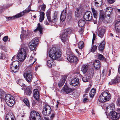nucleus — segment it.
Returning <instances> with one entry per match:
<instances>
[{
    "label": "nucleus",
    "mask_w": 120,
    "mask_h": 120,
    "mask_svg": "<svg viewBox=\"0 0 120 120\" xmlns=\"http://www.w3.org/2000/svg\"><path fill=\"white\" fill-rule=\"evenodd\" d=\"M84 42L82 41H80L78 44V46L80 49H82L84 47Z\"/></svg>",
    "instance_id": "ea45409f"
},
{
    "label": "nucleus",
    "mask_w": 120,
    "mask_h": 120,
    "mask_svg": "<svg viewBox=\"0 0 120 120\" xmlns=\"http://www.w3.org/2000/svg\"><path fill=\"white\" fill-rule=\"evenodd\" d=\"M54 116H55V114L54 113L52 114L51 115V116H50L51 118V119H53L54 117Z\"/></svg>",
    "instance_id": "680f3d73"
},
{
    "label": "nucleus",
    "mask_w": 120,
    "mask_h": 120,
    "mask_svg": "<svg viewBox=\"0 0 120 120\" xmlns=\"http://www.w3.org/2000/svg\"><path fill=\"white\" fill-rule=\"evenodd\" d=\"M14 116L12 113H9L7 114L6 117V120H15Z\"/></svg>",
    "instance_id": "b1692460"
},
{
    "label": "nucleus",
    "mask_w": 120,
    "mask_h": 120,
    "mask_svg": "<svg viewBox=\"0 0 120 120\" xmlns=\"http://www.w3.org/2000/svg\"><path fill=\"white\" fill-rule=\"evenodd\" d=\"M111 95L108 90L102 92L99 96L98 101L101 103L109 101L111 98Z\"/></svg>",
    "instance_id": "f03ea898"
},
{
    "label": "nucleus",
    "mask_w": 120,
    "mask_h": 120,
    "mask_svg": "<svg viewBox=\"0 0 120 120\" xmlns=\"http://www.w3.org/2000/svg\"><path fill=\"white\" fill-rule=\"evenodd\" d=\"M105 18L106 19H107V18H106V17H105L104 14H102L101 13L100 15V20H103Z\"/></svg>",
    "instance_id": "a19ab883"
},
{
    "label": "nucleus",
    "mask_w": 120,
    "mask_h": 120,
    "mask_svg": "<svg viewBox=\"0 0 120 120\" xmlns=\"http://www.w3.org/2000/svg\"><path fill=\"white\" fill-rule=\"evenodd\" d=\"M25 92L26 95H30L32 93L31 88L29 87H27L25 90Z\"/></svg>",
    "instance_id": "7c9ffc66"
},
{
    "label": "nucleus",
    "mask_w": 120,
    "mask_h": 120,
    "mask_svg": "<svg viewBox=\"0 0 120 120\" xmlns=\"http://www.w3.org/2000/svg\"><path fill=\"white\" fill-rule=\"evenodd\" d=\"M92 14L89 11L86 12L84 14L83 18L86 21H90L92 19Z\"/></svg>",
    "instance_id": "9b49d317"
},
{
    "label": "nucleus",
    "mask_w": 120,
    "mask_h": 120,
    "mask_svg": "<svg viewBox=\"0 0 120 120\" xmlns=\"http://www.w3.org/2000/svg\"><path fill=\"white\" fill-rule=\"evenodd\" d=\"M45 7L46 6L45 5L43 4L42 5H41V9L44 11H45Z\"/></svg>",
    "instance_id": "8fccbe9b"
},
{
    "label": "nucleus",
    "mask_w": 120,
    "mask_h": 120,
    "mask_svg": "<svg viewBox=\"0 0 120 120\" xmlns=\"http://www.w3.org/2000/svg\"><path fill=\"white\" fill-rule=\"evenodd\" d=\"M95 69L96 70H99L101 67V64L100 61L98 60H95L93 63Z\"/></svg>",
    "instance_id": "f3484780"
},
{
    "label": "nucleus",
    "mask_w": 120,
    "mask_h": 120,
    "mask_svg": "<svg viewBox=\"0 0 120 120\" xmlns=\"http://www.w3.org/2000/svg\"><path fill=\"white\" fill-rule=\"evenodd\" d=\"M79 81L78 78H75L72 79L70 82V84L74 86L77 85L79 83Z\"/></svg>",
    "instance_id": "aec40b11"
},
{
    "label": "nucleus",
    "mask_w": 120,
    "mask_h": 120,
    "mask_svg": "<svg viewBox=\"0 0 120 120\" xmlns=\"http://www.w3.org/2000/svg\"><path fill=\"white\" fill-rule=\"evenodd\" d=\"M33 97L37 101H38L39 99V93L38 90L37 89H34L33 91Z\"/></svg>",
    "instance_id": "dca6fc26"
},
{
    "label": "nucleus",
    "mask_w": 120,
    "mask_h": 120,
    "mask_svg": "<svg viewBox=\"0 0 120 120\" xmlns=\"http://www.w3.org/2000/svg\"><path fill=\"white\" fill-rule=\"evenodd\" d=\"M30 117V120H41V119L39 114L34 111L31 112Z\"/></svg>",
    "instance_id": "6e6552de"
},
{
    "label": "nucleus",
    "mask_w": 120,
    "mask_h": 120,
    "mask_svg": "<svg viewBox=\"0 0 120 120\" xmlns=\"http://www.w3.org/2000/svg\"><path fill=\"white\" fill-rule=\"evenodd\" d=\"M52 19V22H56L57 20V14L56 12H55L54 15Z\"/></svg>",
    "instance_id": "4c0bfd02"
},
{
    "label": "nucleus",
    "mask_w": 120,
    "mask_h": 120,
    "mask_svg": "<svg viewBox=\"0 0 120 120\" xmlns=\"http://www.w3.org/2000/svg\"><path fill=\"white\" fill-rule=\"evenodd\" d=\"M50 10H48L46 13V16H50Z\"/></svg>",
    "instance_id": "5fc2aeb1"
},
{
    "label": "nucleus",
    "mask_w": 120,
    "mask_h": 120,
    "mask_svg": "<svg viewBox=\"0 0 120 120\" xmlns=\"http://www.w3.org/2000/svg\"><path fill=\"white\" fill-rule=\"evenodd\" d=\"M19 62L17 60L14 61L12 62L10 66L11 72L15 73L18 71L19 68Z\"/></svg>",
    "instance_id": "0eeeda50"
},
{
    "label": "nucleus",
    "mask_w": 120,
    "mask_h": 120,
    "mask_svg": "<svg viewBox=\"0 0 120 120\" xmlns=\"http://www.w3.org/2000/svg\"><path fill=\"white\" fill-rule=\"evenodd\" d=\"M112 111L110 112L111 113ZM112 112V113L111 114L112 117L111 119L113 120L115 119H118L120 117V114L117 113L116 112Z\"/></svg>",
    "instance_id": "6ab92c4d"
},
{
    "label": "nucleus",
    "mask_w": 120,
    "mask_h": 120,
    "mask_svg": "<svg viewBox=\"0 0 120 120\" xmlns=\"http://www.w3.org/2000/svg\"><path fill=\"white\" fill-rule=\"evenodd\" d=\"M68 61L71 63H76L78 61L77 58L72 55H70L67 58Z\"/></svg>",
    "instance_id": "ddd939ff"
},
{
    "label": "nucleus",
    "mask_w": 120,
    "mask_h": 120,
    "mask_svg": "<svg viewBox=\"0 0 120 120\" xmlns=\"http://www.w3.org/2000/svg\"><path fill=\"white\" fill-rule=\"evenodd\" d=\"M45 120H52L51 119H49L48 117H44Z\"/></svg>",
    "instance_id": "0e129e2a"
},
{
    "label": "nucleus",
    "mask_w": 120,
    "mask_h": 120,
    "mask_svg": "<svg viewBox=\"0 0 120 120\" xmlns=\"http://www.w3.org/2000/svg\"><path fill=\"white\" fill-rule=\"evenodd\" d=\"M26 57V53L25 50L23 48H21L19 51L17 56H14L12 60H13L15 58L17 57L19 60L20 61H23L25 59Z\"/></svg>",
    "instance_id": "7ed1b4c3"
},
{
    "label": "nucleus",
    "mask_w": 120,
    "mask_h": 120,
    "mask_svg": "<svg viewBox=\"0 0 120 120\" xmlns=\"http://www.w3.org/2000/svg\"><path fill=\"white\" fill-rule=\"evenodd\" d=\"M49 55L52 59L56 60L61 57V53L60 51L55 48H52L47 52V55Z\"/></svg>",
    "instance_id": "f257e3e1"
},
{
    "label": "nucleus",
    "mask_w": 120,
    "mask_h": 120,
    "mask_svg": "<svg viewBox=\"0 0 120 120\" xmlns=\"http://www.w3.org/2000/svg\"><path fill=\"white\" fill-rule=\"evenodd\" d=\"M30 11V10H25L24 11L18 14L17 15H15L16 18L22 16L23 15H24V13H28Z\"/></svg>",
    "instance_id": "c756f323"
},
{
    "label": "nucleus",
    "mask_w": 120,
    "mask_h": 120,
    "mask_svg": "<svg viewBox=\"0 0 120 120\" xmlns=\"http://www.w3.org/2000/svg\"><path fill=\"white\" fill-rule=\"evenodd\" d=\"M43 109L42 113L43 115L45 116L49 115L51 113V108L48 105H45Z\"/></svg>",
    "instance_id": "1a4fd4ad"
},
{
    "label": "nucleus",
    "mask_w": 120,
    "mask_h": 120,
    "mask_svg": "<svg viewBox=\"0 0 120 120\" xmlns=\"http://www.w3.org/2000/svg\"><path fill=\"white\" fill-rule=\"evenodd\" d=\"M116 80L117 81V83H118L120 82V77L119 76H117L115 78Z\"/></svg>",
    "instance_id": "de8ad7c7"
},
{
    "label": "nucleus",
    "mask_w": 120,
    "mask_h": 120,
    "mask_svg": "<svg viewBox=\"0 0 120 120\" xmlns=\"http://www.w3.org/2000/svg\"><path fill=\"white\" fill-rule=\"evenodd\" d=\"M105 42L103 41L101 42L98 46L99 49V51H102L104 49L105 47Z\"/></svg>",
    "instance_id": "c85d7f7f"
},
{
    "label": "nucleus",
    "mask_w": 120,
    "mask_h": 120,
    "mask_svg": "<svg viewBox=\"0 0 120 120\" xmlns=\"http://www.w3.org/2000/svg\"><path fill=\"white\" fill-rule=\"evenodd\" d=\"M62 12L60 15V19L61 21L63 22L65 19L66 16L67 9L66 8Z\"/></svg>",
    "instance_id": "a211bd4d"
},
{
    "label": "nucleus",
    "mask_w": 120,
    "mask_h": 120,
    "mask_svg": "<svg viewBox=\"0 0 120 120\" xmlns=\"http://www.w3.org/2000/svg\"><path fill=\"white\" fill-rule=\"evenodd\" d=\"M43 28L40 23L38 24V26L37 28L34 30V31H39L40 34H42Z\"/></svg>",
    "instance_id": "bb28decb"
},
{
    "label": "nucleus",
    "mask_w": 120,
    "mask_h": 120,
    "mask_svg": "<svg viewBox=\"0 0 120 120\" xmlns=\"http://www.w3.org/2000/svg\"><path fill=\"white\" fill-rule=\"evenodd\" d=\"M84 29L83 28H81L80 29L79 32L80 34H82L83 32L84 31Z\"/></svg>",
    "instance_id": "864d4df0"
},
{
    "label": "nucleus",
    "mask_w": 120,
    "mask_h": 120,
    "mask_svg": "<svg viewBox=\"0 0 120 120\" xmlns=\"http://www.w3.org/2000/svg\"><path fill=\"white\" fill-rule=\"evenodd\" d=\"M89 68V66L86 64H83L82 65L81 70L84 74H85Z\"/></svg>",
    "instance_id": "4be33fe9"
},
{
    "label": "nucleus",
    "mask_w": 120,
    "mask_h": 120,
    "mask_svg": "<svg viewBox=\"0 0 120 120\" xmlns=\"http://www.w3.org/2000/svg\"><path fill=\"white\" fill-rule=\"evenodd\" d=\"M62 90L66 94L70 93L73 91V89L70 88L67 86L64 85L62 89Z\"/></svg>",
    "instance_id": "2eb2a0df"
},
{
    "label": "nucleus",
    "mask_w": 120,
    "mask_h": 120,
    "mask_svg": "<svg viewBox=\"0 0 120 120\" xmlns=\"http://www.w3.org/2000/svg\"><path fill=\"white\" fill-rule=\"evenodd\" d=\"M5 94L4 92L2 90H0V95L1 96L0 98L1 99L3 98L4 96V95Z\"/></svg>",
    "instance_id": "a18cd8bd"
},
{
    "label": "nucleus",
    "mask_w": 120,
    "mask_h": 120,
    "mask_svg": "<svg viewBox=\"0 0 120 120\" xmlns=\"http://www.w3.org/2000/svg\"><path fill=\"white\" fill-rule=\"evenodd\" d=\"M97 48V47L96 45H93L92 46L91 48L90 49V52H94L96 51Z\"/></svg>",
    "instance_id": "79ce46f5"
},
{
    "label": "nucleus",
    "mask_w": 120,
    "mask_h": 120,
    "mask_svg": "<svg viewBox=\"0 0 120 120\" xmlns=\"http://www.w3.org/2000/svg\"><path fill=\"white\" fill-rule=\"evenodd\" d=\"M0 48H1L2 49L4 50H5L6 49V47L4 46L1 45L0 46Z\"/></svg>",
    "instance_id": "bf43d9fd"
},
{
    "label": "nucleus",
    "mask_w": 120,
    "mask_h": 120,
    "mask_svg": "<svg viewBox=\"0 0 120 120\" xmlns=\"http://www.w3.org/2000/svg\"><path fill=\"white\" fill-rule=\"evenodd\" d=\"M112 8L110 7H109L106 8L105 14L106 15V18L108 19H109L110 18V15L113 11Z\"/></svg>",
    "instance_id": "4468645a"
},
{
    "label": "nucleus",
    "mask_w": 120,
    "mask_h": 120,
    "mask_svg": "<svg viewBox=\"0 0 120 120\" xmlns=\"http://www.w3.org/2000/svg\"><path fill=\"white\" fill-rule=\"evenodd\" d=\"M96 36L95 34H93V38L95 39V38Z\"/></svg>",
    "instance_id": "774afa93"
},
{
    "label": "nucleus",
    "mask_w": 120,
    "mask_h": 120,
    "mask_svg": "<svg viewBox=\"0 0 120 120\" xmlns=\"http://www.w3.org/2000/svg\"><path fill=\"white\" fill-rule=\"evenodd\" d=\"M107 1L109 3L111 4L113 3L115 1L113 0H107Z\"/></svg>",
    "instance_id": "4d7b16f0"
},
{
    "label": "nucleus",
    "mask_w": 120,
    "mask_h": 120,
    "mask_svg": "<svg viewBox=\"0 0 120 120\" xmlns=\"http://www.w3.org/2000/svg\"><path fill=\"white\" fill-rule=\"evenodd\" d=\"M45 13L43 12H41L40 13V21L42 22L44 18Z\"/></svg>",
    "instance_id": "c9c22d12"
},
{
    "label": "nucleus",
    "mask_w": 120,
    "mask_h": 120,
    "mask_svg": "<svg viewBox=\"0 0 120 120\" xmlns=\"http://www.w3.org/2000/svg\"><path fill=\"white\" fill-rule=\"evenodd\" d=\"M90 89L89 87H88L87 88L85 91V93H88Z\"/></svg>",
    "instance_id": "052dcab7"
},
{
    "label": "nucleus",
    "mask_w": 120,
    "mask_h": 120,
    "mask_svg": "<svg viewBox=\"0 0 120 120\" xmlns=\"http://www.w3.org/2000/svg\"><path fill=\"white\" fill-rule=\"evenodd\" d=\"M85 22L82 19H80L79 20L78 22V24L79 27H82L85 24Z\"/></svg>",
    "instance_id": "72a5a7b5"
},
{
    "label": "nucleus",
    "mask_w": 120,
    "mask_h": 120,
    "mask_svg": "<svg viewBox=\"0 0 120 120\" xmlns=\"http://www.w3.org/2000/svg\"><path fill=\"white\" fill-rule=\"evenodd\" d=\"M111 71L110 70H109V74H108V76H109L111 74Z\"/></svg>",
    "instance_id": "338daca9"
},
{
    "label": "nucleus",
    "mask_w": 120,
    "mask_h": 120,
    "mask_svg": "<svg viewBox=\"0 0 120 120\" xmlns=\"http://www.w3.org/2000/svg\"><path fill=\"white\" fill-rule=\"evenodd\" d=\"M105 31V27L99 28L97 33L98 35L101 38L104 36Z\"/></svg>",
    "instance_id": "f8f14e48"
},
{
    "label": "nucleus",
    "mask_w": 120,
    "mask_h": 120,
    "mask_svg": "<svg viewBox=\"0 0 120 120\" xmlns=\"http://www.w3.org/2000/svg\"><path fill=\"white\" fill-rule=\"evenodd\" d=\"M6 19L7 20H12L15 19V18H16V15L13 16L12 17H6Z\"/></svg>",
    "instance_id": "49530a36"
},
{
    "label": "nucleus",
    "mask_w": 120,
    "mask_h": 120,
    "mask_svg": "<svg viewBox=\"0 0 120 120\" xmlns=\"http://www.w3.org/2000/svg\"><path fill=\"white\" fill-rule=\"evenodd\" d=\"M48 20V21L50 22H52V19H51L50 16H47Z\"/></svg>",
    "instance_id": "603ef678"
},
{
    "label": "nucleus",
    "mask_w": 120,
    "mask_h": 120,
    "mask_svg": "<svg viewBox=\"0 0 120 120\" xmlns=\"http://www.w3.org/2000/svg\"><path fill=\"white\" fill-rule=\"evenodd\" d=\"M24 35L22 34L20 35V38L22 39H24Z\"/></svg>",
    "instance_id": "e2e57ef3"
},
{
    "label": "nucleus",
    "mask_w": 120,
    "mask_h": 120,
    "mask_svg": "<svg viewBox=\"0 0 120 120\" xmlns=\"http://www.w3.org/2000/svg\"><path fill=\"white\" fill-rule=\"evenodd\" d=\"M92 10L94 18L95 19L94 20L95 21L94 22V24H96L97 22L96 19L98 14L97 11L94 8H92Z\"/></svg>",
    "instance_id": "5701e85b"
},
{
    "label": "nucleus",
    "mask_w": 120,
    "mask_h": 120,
    "mask_svg": "<svg viewBox=\"0 0 120 120\" xmlns=\"http://www.w3.org/2000/svg\"><path fill=\"white\" fill-rule=\"evenodd\" d=\"M75 50L76 51V52H77V53L79 55H81V54L79 52L78 50L77 49H75Z\"/></svg>",
    "instance_id": "69168bd1"
},
{
    "label": "nucleus",
    "mask_w": 120,
    "mask_h": 120,
    "mask_svg": "<svg viewBox=\"0 0 120 120\" xmlns=\"http://www.w3.org/2000/svg\"><path fill=\"white\" fill-rule=\"evenodd\" d=\"M102 3L101 0H95V5L96 7L100 6Z\"/></svg>",
    "instance_id": "473e14b6"
},
{
    "label": "nucleus",
    "mask_w": 120,
    "mask_h": 120,
    "mask_svg": "<svg viewBox=\"0 0 120 120\" xmlns=\"http://www.w3.org/2000/svg\"><path fill=\"white\" fill-rule=\"evenodd\" d=\"M1 56L0 57V59H5V57L4 56V55L1 53Z\"/></svg>",
    "instance_id": "13d9d810"
},
{
    "label": "nucleus",
    "mask_w": 120,
    "mask_h": 120,
    "mask_svg": "<svg viewBox=\"0 0 120 120\" xmlns=\"http://www.w3.org/2000/svg\"><path fill=\"white\" fill-rule=\"evenodd\" d=\"M39 40L38 38H35L29 44V46L32 51L36 50V46L39 42Z\"/></svg>",
    "instance_id": "423d86ee"
},
{
    "label": "nucleus",
    "mask_w": 120,
    "mask_h": 120,
    "mask_svg": "<svg viewBox=\"0 0 120 120\" xmlns=\"http://www.w3.org/2000/svg\"><path fill=\"white\" fill-rule=\"evenodd\" d=\"M96 93V90L94 89H92L90 93V97L93 98L94 96Z\"/></svg>",
    "instance_id": "e433bc0d"
},
{
    "label": "nucleus",
    "mask_w": 120,
    "mask_h": 120,
    "mask_svg": "<svg viewBox=\"0 0 120 120\" xmlns=\"http://www.w3.org/2000/svg\"><path fill=\"white\" fill-rule=\"evenodd\" d=\"M66 77L65 76H63L62 78L60 80L58 83V86L59 87L62 86L65 82Z\"/></svg>",
    "instance_id": "393cba45"
},
{
    "label": "nucleus",
    "mask_w": 120,
    "mask_h": 120,
    "mask_svg": "<svg viewBox=\"0 0 120 120\" xmlns=\"http://www.w3.org/2000/svg\"><path fill=\"white\" fill-rule=\"evenodd\" d=\"M31 73L32 71H27L24 74L25 79L29 82H31L33 79Z\"/></svg>",
    "instance_id": "9d476101"
},
{
    "label": "nucleus",
    "mask_w": 120,
    "mask_h": 120,
    "mask_svg": "<svg viewBox=\"0 0 120 120\" xmlns=\"http://www.w3.org/2000/svg\"><path fill=\"white\" fill-rule=\"evenodd\" d=\"M73 32V31L70 29L67 28L65 29L60 36L62 41L64 42L66 41L68 38V35L72 33Z\"/></svg>",
    "instance_id": "20e7f679"
},
{
    "label": "nucleus",
    "mask_w": 120,
    "mask_h": 120,
    "mask_svg": "<svg viewBox=\"0 0 120 120\" xmlns=\"http://www.w3.org/2000/svg\"><path fill=\"white\" fill-rule=\"evenodd\" d=\"M23 102L27 106L29 107L30 106L29 102L28 99L26 98L24 99Z\"/></svg>",
    "instance_id": "c03bdc74"
},
{
    "label": "nucleus",
    "mask_w": 120,
    "mask_h": 120,
    "mask_svg": "<svg viewBox=\"0 0 120 120\" xmlns=\"http://www.w3.org/2000/svg\"><path fill=\"white\" fill-rule=\"evenodd\" d=\"M116 103L118 106H120V98H118L117 99Z\"/></svg>",
    "instance_id": "3c124183"
},
{
    "label": "nucleus",
    "mask_w": 120,
    "mask_h": 120,
    "mask_svg": "<svg viewBox=\"0 0 120 120\" xmlns=\"http://www.w3.org/2000/svg\"><path fill=\"white\" fill-rule=\"evenodd\" d=\"M5 100L8 105L10 107L13 106L15 102L13 97L10 94H8L6 95Z\"/></svg>",
    "instance_id": "39448f33"
},
{
    "label": "nucleus",
    "mask_w": 120,
    "mask_h": 120,
    "mask_svg": "<svg viewBox=\"0 0 120 120\" xmlns=\"http://www.w3.org/2000/svg\"><path fill=\"white\" fill-rule=\"evenodd\" d=\"M54 62L53 60L51 59L47 61V64L49 67H51L54 65Z\"/></svg>",
    "instance_id": "2f4dec72"
},
{
    "label": "nucleus",
    "mask_w": 120,
    "mask_h": 120,
    "mask_svg": "<svg viewBox=\"0 0 120 120\" xmlns=\"http://www.w3.org/2000/svg\"><path fill=\"white\" fill-rule=\"evenodd\" d=\"M90 78V77L88 76L87 75L84 76L82 78V80L83 81L85 82H86L89 81V79Z\"/></svg>",
    "instance_id": "58836bf2"
},
{
    "label": "nucleus",
    "mask_w": 120,
    "mask_h": 120,
    "mask_svg": "<svg viewBox=\"0 0 120 120\" xmlns=\"http://www.w3.org/2000/svg\"><path fill=\"white\" fill-rule=\"evenodd\" d=\"M97 56L98 58L100 60L105 61V59L102 55L100 53L97 54Z\"/></svg>",
    "instance_id": "f704fd0d"
},
{
    "label": "nucleus",
    "mask_w": 120,
    "mask_h": 120,
    "mask_svg": "<svg viewBox=\"0 0 120 120\" xmlns=\"http://www.w3.org/2000/svg\"><path fill=\"white\" fill-rule=\"evenodd\" d=\"M115 27L116 33L120 34V21L116 22L115 24Z\"/></svg>",
    "instance_id": "412c9836"
},
{
    "label": "nucleus",
    "mask_w": 120,
    "mask_h": 120,
    "mask_svg": "<svg viewBox=\"0 0 120 120\" xmlns=\"http://www.w3.org/2000/svg\"><path fill=\"white\" fill-rule=\"evenodd\" d=\"M8 37L7 36H5L3 38V40L4 42H6L8 40Z\"/></svg>",
    "instance_id": "09e8293b"
},
{
    "label": "nucleus",
    "mask_w": 120,
    "mask_h": 120,
    "mask_svg": "<svg viewBox=\"0 0 120 120\" xmlns=\"http://www.w3.org/2000/svg\"><path fill=\"white\" fill-rule=\"evenodd\" d=\"M88 101V99L87 98H85L83 99V101L84 103H85L87 102Z\"/></svg>",
    "instance_id": "6e6d98bb"
},
{
    "label": "nucleus",
    "mask_w": 120,
    "mask_h": 120,
    "mask_svg": "<svg viewBox=\"0 0 120 120\" xmlns=\"http://www.w3.org/2000/svg\"><path fill=\"white\" fill-rule=\"evenodd\" d=\"M117 81L116 80L115 78L112 80L111 81L109 82V84L110 85H112L113 84L117 83Z\"/></svg>",
    "instance_id": "37998d69"
},
{
    "label": "nucleus",
    "mask_w": 120,
    "mask_h": 120,
    "mask_svg": "<svg viewBox=\"0 0 120 120\" xmlns=\"http://www.w3.org/2000/svg\"><path fill=\"white\" fill-rule=\"evenodd\" d=\"M81 11L80 8H77L76 10L75 11V15L77 17H79L81 13Z\"/></svg>",
    "instance_id": "a878e982"
},
{
    "label": "nucleus",
    "mask_w": 120,
    "mask_h": 120,
    "mask_svg": "<svg viewBox=\"0 0 120 120\" xmlns=\"http://www.w3.org/2000/svg\"><path fill=\"white\" fill-rule=\"evenodd\" d=\"M94 74V71L92 69H90L88 70L87 72V75L90 77L93 76Z\"/></svg>",
    "instance_id": "cd10ccee"
}]
</instances>
